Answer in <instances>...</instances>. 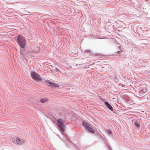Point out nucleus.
<instances>
[{
  "mask_svg": "<svg viewBox=\"0 0 150 150\" xmlns=\"http://www.w3.org/2000/svg\"><path fill=\"white\" fill-rule=\"evenodd\" d=\"M55 123L61 134L63 135L64 134L65 127V120L61 118H58L56 120Z\"/></svg>",
  "mask_w": 150,
  "mask_h": 150,
  "instance_id": "obj_1",
  "label": "nucleus"
},
{
  "mask_svg": "<svg viewBox=\"0 0 150 150\" xmlns=\"http://www.w3.org/2000/svg\"><path fill=\"white\" fill-rule=\"evenodd\" d=\"M16 41L20 48L22 49L25 48V46L26 40L24 37L21 34H19L17 36Z\"/></svg>",
  "mask_w": 150,
  "mask_h": 150,
  "instance_id": "obj_2",
  "label": "nucleus"
},
{
  "mask_svg": "<svg viewBox=\"0 0 150 150\" xmlns=\"http://www.w3.org/2000/svg\"><path fill=\"white\" fill-rule=\"evenodd\" d=\"M138 95L137 96L138 98H142L145 96L147 94V89L145 87H140L138 90Z\"/></svg>",
  "mask_w": 150,
  "mask_h": 150,
  "instance_id": "obj_3",
  "label": "nucleus"
},
{
  "mask_svg": "<svg viewBox=\"0 0 150 150\" xmlns=\"http://www.w3.org/2000/svg\"><path fill=\"white\" fill-rule=\"evenodd\" d=\"M31 76L32 78L35 81L40 82L42 81V78L35 71L31 72Z\"/></svg>",
  "mask_w": 150,
  "mask_h": 150,
  "instance_id": "obj_4",
  "label": "nucleus"
},
{
  "mask_svg": "<svg viewBox=\"0 0 150 150\" xmlns=\"http://www.w3.org/2000/svg\"><path fill=\"white\" fill-rule=\"evenodd\" d=\"M82 124L85 127L86 129L89 132L92 134L94 133L95 132V130L90 126L89 124L86 122L83 121Z\"/></svg>",
  "mask_w": 150,
  "mask_h": 150,
  "instance_id": "obj_5",
  "label": "nucleus"
},
{
  "mask_svg": "<svg viewBox=\"0 0 150 150\" xmlns=\"http://www.w3.org/2000/svg\"><path fill=\"white\" fill-rule=\"evenodd\" d=\"M47 85L50 87L53 88H56L59 86V85L57 84L52 82L49 80H48Z\"/></svg>",
  "mask_w": 150,
  "mask_h": 150,
  "instance_id": "obj_6",
  "label": "nucleus"
},
{
  "mask_svg": "<svg viewBox=\"0 0 150 150\" xmlns=\"http://www.w3.org/2000/svg\"><path fill=\"white\" fill-rule=\"evenodd\" d=\"M23 141V139H21L20 138H16L14 140V141L15 142L16 144H17L19 145L23 144V143H24Z\"/></svg>",
  "mask_w": 150,
  "mask_h": 150,
  "instance_id": "obj_7",
  "label": "nucleus"
},
{
  "mask_svg": "<svg viewBox=\"0 0 150 150\" xmlns=\"http://www.w3.org/2000/svg\"><path fill=\"white\" fill-rule=\"evenodd\" d=\"M104 105L105 106L110 110L111 111L113 110V108L107 101L104 102Z\"/></svg>",
  "mask_w": 150,
  "mask_h": 150,
  "instance_id": "obj_8",
  "label": "nucleus"
},
{
  "mask_svg": "<svg viewBox=\"0 0 150 150\" xmlns=\"http://www.w3.org/2000/svg\"><path fill=\"white\" fill-rule=\"evenodd\" d=\"M134 124L135 127L137 128H139L140 127V124L139 122L137 120L134 122Z\"/></svg>",
  "mask_w": 150,
  "mask_h": 150,
  "instance_id": "obj_9",
  "label": "nucleus"
},
{
  "mask_svg": "<svg viewBox=\"0 0 150 150\" xmlns=\"http://www.w3.org/2000/svg\"><path fill=\"white\" fill-rule=\"evenodd\" d=\"M48 100V99L47 98H41L40 99V101L42 103H44L46 102H47Z\"/></svg>",
  "mask_w": 150,
  "mask_h": 150,
  "instance_id": "obj_10",
  "label": "nucleus"
},
{
  "mask_svg": "<svg viewBox=\"0 0 150 150\" xmlns=\"http://www.w3.org/2000/svg\"><path fill=\"white\" fill-rule=\"evenodd\" d=\"M122 51V50H120V51H117V52H116L115 53V54L116 55H119L120 54V52H121Z\"/></svg>",
  "mask_w": 150,
  "mask_h": 150,
  "instance_id": "obj_11",
  "label": "nucleus"
},
{
  "mask_svg": "<svg viewBox=\"0 0 150 150\" xmlns=\"http://www.w3.org/2000/svg\"><path fill=\"white\" fill-rule=\"evenodd\" d=\"M41 81H42L44 83H46V84H47L48 80H47L44 79L42 78V80Z\"/></svg>",
  "mask_w": 150,
  "mask_h": 150,
  "instance_id": "obj_12",
  "label": "nucleus"
},
{
  "mask_svg": "<svg viewBox=\"0 0 150 150\" xmlns=\"http://www.w3.org/2000/svg\"><path fill=\"white\" fill-rule=\"evenodd\" d=\"M84 52L85 53H90L91 52V51L90 50H84Z\"/></svg>",
  "mask_w": 150,
  "mask_h": 150,
  "instance_id": "obj_13",
  "label": "nucleus"
},
{
  "mask_svg": "<svg viewBox=\"0 0 150 150\" xmlns=\"http://www.w3.org/2000/svg\"><path fill=\"white\" fill-rule=\"evenodd\" d=\"M24 50L23 49L22 50H21V49L20 50H21V53L22 54V55H24V54H25V53H26V52H23V50Z\"/></svg>",
  "mask_w": 150,
  "mask_h": 150,
  "instance_id": "obj_14",
  "label": "nucleus"
},
{
  "mask_svg": "<svg viewBox=\"0 0 150 150\" xmlns=\"http://www.w3.org/2000/svg\"><path fill=\"white\" fill-rule=\"evenodd\" d=\"M107 133H108V134L110 135L112 134V132L111 131V130H108Z\"/></svg>",
  "mask_w": 150,
  "mask_h": 150,
  "instance_id": "obj_15",
  "label": "nucleus"
},
{
  "mask_svg": "<svg viewBox=\"0 0 150 150\" xmlns=\"http://www.w3.org/2000/svg\"><path fill=\"white\" fill-rule=\"evenodd\" d=\"M121 85L122 87H124V85H123V84H121Z\"/></svg>",
  "mask_w": 150,
  "mask_h": 150,
  "instance_id": "obj_16",
  "label": "nucleus"
},
{
  "mask_svg": "<svg viewBox=\"0 0 150 150\" xmlns=\"http://www.w3.org/2000/svg\"><path fill=\"white\" fill-rule=\"evenodd\" d=\"M56 69L57 70V71L58 70V69L57 68H56Z\"/></svg>",
  "mask_w": 150,
  "mask_h": 150,
  "instance_id": "obj_17",
  "label": "nucleus"
},
{
  "mask_svg": "<svg viewBox=\"0 0 150 150\" xmlns=\"http://www.w3.org/2000/svg\"><path fill=\"white\" fill-rule=\"evenodd\" d=\"M117 79H116V81H117Z\"/></svg>",
  "mask_w": 150,
  "mask_h": 150,
  "instance_id": "obj_18",
  "label": "nucleus"
},
{
  "mask_svg": "<svg viewBox=\"0 0 150 150\" xmlns=\"http://www.w3.org/2000/svg\"><path fill=\"white\" fill-rule=\"evenodd\" d=\"M117 81H118V80L117 79Z\"/></svg>",
  "mask_w": 150,
  "mask_h": 150,
  "instance_id": "obj_19",
  "label": "nucleus"
}]
</instances>
